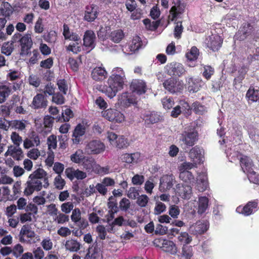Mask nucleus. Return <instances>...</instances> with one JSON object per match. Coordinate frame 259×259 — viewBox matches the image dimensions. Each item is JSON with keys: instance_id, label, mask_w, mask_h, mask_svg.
I'll return each instance as SVG.
<instances>
[{"instance_id": "f257e3e1", "label": "nucleus", "mask_w": 259, "mask_h": 259, "mask_svg": "<svg viewBox=\"0 0 259 259\" xmlns=\"http://www.w3.org/2000/svg\"><path fill=\"white\" fill-rule=\"evenodd\" d=\"M107 83L108 85L106 87L105 93L111 99L116 96L119 91L123 89V78L120 74L112 73L109 77Z\"/></svg>"}, {"instance_id": "f03ea898", "label": "nucleus", "mask_w": 259, "mask_h": 259, "mask_svg": "<svg viewBox=\"0 0 259 259\" xmlns=\"http://www.w3.org/2000/svg\"><path fill=\"white\" fill-rule=\"evenodd\" d=\"M198 136V133L195 128H190L182 132L180 140L186 147L190 148L196 144Z\"/></svg>"}, {"instance_id": "7ed1b4c3", "label": "nucleus", "mask_w": 259, "mask_h": 259, "mask_svg": "<svg viewBox=\"0 0 259 259\" xmlns=\"http://www.w3.org/2000/svg\"><path fill=\"white\" fill-rule=\"evenodd\" d=\"M165 72L169 76L174 77H180L186 72V69L181 63L172 62L168 63L165 66Z\"/></svg>"}, {"instance_id": "20e7f679", "label": "nucleus", "mask_w": 259, "mask_h": 259, "mask_svg": "<svg viewBox=\"0 0 259 259\" xmlns=\"http://www.w3.org/2000/svg\"><path fill=\"white\" fill-rule=\"evenodd\" d=\"M102 116L109 121L121 123L124 120L123 114L114 108H109L101 112Z\"/></svg>"}, {"instance_id": "39448f33", "label": "nucleus", "mask_w": 259, "mask_h": 259, "mask_svg": "<svg viewBox=\"0 0 259 259\" xmlns=\"http://www.w3.org/2000/svg\"><path fill=\"white\" fill-rule=\"evenodd\" d=\"M153 244L155 246L160 247L165 252L171 254L177 253L176 244L172 241L163 238H157L153 241Z\"/></svg>"}, {"instance_id": "423d86ee", "label": "nucleus", "mask_w": 259, "mask_h": 259, "mask_svg": "<svg viewBox=\"0 0 259 259\" xmlns=\"http://www.w3.org/2000/svg\"><path fill=\"white\" fill-rule=\"evenodd\" d=\"M258 200L254 199L248 201L244 206L240 205L236 208V211L244 216H249L255 212L259 208Z\"/></svg>"}, {"instance_id": "0eeeda50", "label": "nucleus", "mask_w": 259, "mask_h": 259, "mask_svg": "<svg viewBox=\"0 0 259 259\" xmlns=\"http://www.w3.org/2000/svg\"><path fill=\"white\" fill-rule=\"evenodd\" d=\"M32 179L28 178V180L25 183V188L24 189V195L28 197L32 195L35 191H40L42 187V182H37Z\"/></svg>"}, {"instance_id": "6e6552de", "label": "nucleus", "mask_w": 259, "mask_h": 259, "mask_svg": "<svg viewBox=\"0 0 259 259\" xmlns=\"http://www.w3.org/2000/svg\"><path fill=\"white\" fill-rule=\"evenodd\" d=\"M35 236V233L31 230V227L29 225H24L20 230L19 240L22 243H31Z\"/></svg>"}, {"instance_id": "1a4fd4ad", "label": "nucleus", "mask_w": 259, "mask_h": 259, "mask_svg": "<svg viewBox=\"0 0 259 259\" xmlns=\"http://www.w3.org/2000/svg\"><path fill=\"white\" fill-rule=\"evenodd\" d=\"M105 145L100 140H92L85 147L86 151L91 154H98L104 151Z\"/></svg>"}, {"instance_id": "9d476101", "label": "nucleus", "mask_w": 259, "mask_h": 259, "mask_svg": "<svg viewBox=\"0 0 259 259\" xmlns=\"http://www.w3.org/2000/svg\"><path fill=\"white\" fill-rule=\"evenodd\" d=\"M164 88L171 93L180 92L183 90V85L177 80L170 77L165 80L163 83Z\"/></svg>"}, {"instance_id": "9b49d317", "label": "nucleus", "mask_w": 259, "mask_h": 259, "mask_svg": "<svg viewBox=\"0 0 259 259\" xmlns=\"http://www.w3.org/2000/svg\"><path fill=\"white\" fill-rule=\"evenodd\" d=\"M28 178L34 181H38L37 182H42L43 181L44 183L43 186L45 188H47L49 186L47 173L42 168H37L31 174Z\"/></svg>"}, {"instance_id": "f8f14e48", "label": "nucleus", "mask_w": 259, "mask_h": 259, "mask_svg": "<svg viewBox=\"0 0 259 259\" xmlns=\"http://www.w3.org/2000/svg\"><path fill=\"white\" fill-rule=\"evenodd\" d=\"M96 38V35L93 31L88 30L84 32L83 38V45L86 48L87 50H89L88 52L92 50L95 47Z\"/></svg>"}, {"instance_id": "ddd939ff", "label": "nucleus", "mask_w": 259, "mask_h": 259, "mask_svg": "<svg viewBox=\"0 0 259 259\" xmlns=\"http://www.w3.org/2000/svg\"><path fill=\"white\" fill-rule=\"evenodd\" d=\"M99 14L98 7L94 5H88L85 7L83 19L92 22L97 18Z\"/></svg>"}, {"instance_id": "4468645a", "label": "nucleus", "mask_w": 259, "mask_h": 259, "mask_svg": "<svg viewBox=\"0 0 259 259\" xmlns=\"http://www.w3.org/2000/svg\"><path fill=\"white\" fill-rule=\"evenodd\" d=\"M20 45L21 46V55H28L33 45L31 35L26 33L22 36Z\"/></svg>"}, {"instance_id": "2eb2a0df", "label": "nucleus", "mask_w": 259, "mask_h": 259, "mask_svg": "<svg viewBox=\"0 0 259 259\" xmlns=\"http://www.w3.org/2000/svg\"><path fill=\"white\" fill-rule=\"evenodd\" d=\"M143 119L147 124H154L162 121V116L159 112L147 111L143 115Z\"/></svg>"}, {"instance_id": "dca6fc26", "label": "nucleus", "mask_w": 259, "mask_h": 259, "mask_svg": "<svg viewBox=\"0 0 259 259\" xmlns=\"http://www.w3.org/2000/svg\"><path fill=\"white\" fill-rule=\"evenodd\" d=\"M176 193L183 199H189L192 194V187L187 184H179L177 185Z\"/></svg>"}, {"instance_id": "f3484780", "label": "nucleus", "mask_w": 259, "mask_h": 259, "mask_svg": "<svg viewBox=\"0 0 259 259\" xmlns=\"http://www.w3.org/2000/svg\"><path fill=\"white\" fill-rule=\"evenodd\" d=\"M108 73L104 67L99 66L94 68L91 72V77L97 81H102L107 78Z\"/></svg>"}, {"instance_id": "a211bd4d", "label": "nucleus", "mask_w": 259, "mask_h": 259, "mask_svg": "<svg viewBox=\"0 0 259 259\" xmlns=\"http://www.w3.org/2000/svg\"><path fill=\"white\" fill-rule=\"evenodd\" d=\"M65 174L67 178L70 180H73L74 178L77 180H82L87 177V174L79 169L75 170L73 167H68L65 169Z\"/></svg>"}, {"instance_id": "6ab92c4d", "label": "nucleus", "mask_w": 259, "mask_h": 259, "mask_svg": "<svg viewBox=\"0 0 259 259\" xmlns=\"http://www.w3.org/2000/svg\"><path fill=\"white\" fill-rule=\"evenodd\" d=\"M131 88L133 92H136L139 95L144 94L147 91L146 83L144 81L139 79L133 80L131 84Z\"/></svg>"}, {"instance_id": "aec40b11", "label": "nucleus", "mask_w": 259, "mask_h": 259, "mask_svg": "<svg viewBox=\"0 0 259 259\" xmlns=\"http://www.w3.org/2000/svg\"><path fill=\"white\" fill-rule=\"evenodd\" d=\"M223 41V39L219 35L210 36L207 46L213 52L218 51L222 47Z\"/></svg>"}, {"instance_id": "412c9836", "label": "nucleus", "mask_w": 259, "mask_h": 259, "mask_svg": "<svg viewBox=\"0 0 259 259\" xmlns=\"http://www.w3.org/2000/svg\"><path fill=\"white\" fill-rule=\"evenodd\" d=\"M184 11L185 7L179 1L177 6H174L170 9L168 20L170 21L176 20L180 15L184 13Z\"/></svg>"}, {"instance_id": "4be33fe9", "label": "nucleus", "mask_w": 259, "mask_h": 259, "mask_svg": "<svg viewBox=\"0 0 259 259\" xmlns=\"http://www.w3.org/2000/svg\"><path fill=\"white\" fill-rule=\"evenodd\" d=\"M119 103L124 107H129L137 103L136 99L127 92L122 93L118 99Z\"/></svg>"}, {"instance_id": "5701e85b", "label": "nucleus", "mask_w": 259, "mask_h": 259, "mask_svg": "<svg viewBox=\"0 0 259 259\" xmlns=\"http://www.w3.org/2000/svg\"><path fill=\"white\" fill-rule=\"evenodd\" d=\"M239 161L241 169L244 173L252 171L254 164L252 159L249 157L243 155L239 159Z\"/></svg>"}, {"instance_id": "b1692460", "label": "nucleus", "mask_w": 259, "mask_h": 259, "mask_svg": "<svg viewBox=\"0 0 259 259\" xmlns=\"http://www.w3.org/2000/svg\"><path fill=\"white\" fill-rule=\"evenodd\" d=\"M141 157L139 152H135L133 153H123L120 156V159L122 162L128 164L132 163H137Z\"/></svg>"}, {"instance_id": "393cba45", "label": "nucleus", "mask_w": 259, "mask_h": 259, "mask_svg": "<svg viewBox=\"0 0 259 259\" xmlns=\"http://www.w3.org/2000/svg\"><path fill=\"white\" fill-rule=\"evenodd\" d=\"M47 105V101L41 94H37L33 99L31 107L33 109L45 108Z\"/></svg>"}, {"instance_id": "a878e982", "label": "nucleus", "mask_w": 259, "mask_h": 259, "mask_svg": "<svg viewBox=\"0 0 259 259\" xmlns=\"http://www.w3.org/2000/svg\"><path fill=\"white\" fill-rule=\"evenodd\" d=\"M173 186V180L171 176L165 175L160 179L159 190L161 192H165L170 189Z\"/></svg>"}, {"instance_id": "bb28decb", "label": "nucleus", "mask_w": 259, "mask_h": 259, "mask_svg": "<svg viewBox=\"0 0 259 259\" xmlns=\"http://www.w3.org/2000/svg\"><path fill=\"white\" fill-rule=\"evenodd\" d=\"M202 149L198 146L193 147L190 151L189 155L193 161L195 163H200L202 160Z\"/></svg>"}, {"instance_id": "cd10ccee", "label": "nucleus", "mask_w": 259, "mask_h": 259, "mask_svg": "<svg viewBox=\"0 0 259 259\" xmlns=\"http://www.w3.org/2000/svg\"><path fill=\"white\" fill-rule=\"evenodd\" d=\"M85 127L81 124H78L73 133L72 141L73 143L78 144L79 143L81 137H82L85 133Z\"/></svg>"}, {"instance_id": "c85d7f7f", "label": "nucleus", "mask_w": 259, "mask_h": 259, "mask_svg": "<svg viewBox=\"0 0 259 259\" xmlns=\"http://www.w3.org/2000/svg\"><path fill=\"white\" fill-rule=\"evenodd\" d=\"M246 98L251 102H259V89H255L253 87L250 86L246 92Z\"/></svg>"}, {"instance_id": "c756f323", "label": "nucleus", "mask_w": 259, "mask_h": 259, "mask_svg": "<svg viewBox=\"0 0 259 259\" xmlns=\"http://www.w3.org/2000/svg\"><path fill=\"white\" fill-rule=\"evenodd\" d=\"M82 165L88 172H94L95 165L97 164L95 159L92 157H85L82 160Z\"/></svg>"}, {"instance_id": "7c9ffc66", "label": "nucleus", "mask_w": 259, "mask_h": 259, "mask_svg": "<svg viewBox=\"0 0 259 259\" xmlns=\"http://www.w3.org/2000/svg\"><path fill=\"white\" fill-rule=\"evenodd\" d=\"M180 179L186 184L190 185L195 182V179L192 173L189 170L181 171L179 175Z\"/></svg>"}, {"instance_id": "2f4dec72", "label": "nucleus", "mask_w": 259, "mask_h": 259, "mask_svg": "<svg viewBox=\"0 0 259 259\" xmlns=\"http://www.w3.org/2000/svg\"><path fill=\"white\" fill-rule=\"evenodd\" d=\"M11 93V89L6 85H0V104L5 103Z\"/></svg>"}, {"instance_id": "473e14b6", "label": "nucleus", "mask_w": 259, "mask_h": 259, "mask_svg": "<svg viewBox=\"0 0 259 259\" xmlns=\"http://www.w3.org/2000/svg\"><path fill=\"white\" fill-rule=\"evenodd\" d=\"M101 256L102 254L99 248L96 247H90L84 259H100Z\"/></svg>"}, {"instance_id": "72a5a7b5", "label": "nucleus", "mask_w": 259, "mask_h": 259, "mask_svg": "<svg viewBox=\"0 0 259 259\" xmlns=\"http://www.w3.org/2000/svg\"><path fill=\"white\" fill-rule=\"evenodd\" d=\"M186 81L189 92L196 93L199 90V82L196 79L191 76H189L186 78Z\"/></svg>"}, {"instance_id": "f704fd0d", "label": "nucleus", "mask_w": 259, "mask_h": 259, "mask_svg": "<svg viewBox=\"0 0 259 259\" xmlns=\"http://www.w3.org/2000/svg\"><path fill=\"white\" fill-rule=\"evenodd\" d=\"M124 34L121 29H117L112 31L109 35V38L115 43L119 42L124 37Z\"/></svg>"}, {"instance_id": "c9c22d12", "label": "nucleus", "mask_w": 259, "mask_h": 259, "mask_svg": "<svg viewBox=\"0 0 259 259\" xmlns=\"http://www.w3.org/2000/svg\"><path fill=\"white\" fill-rule=\"evenodd\" d=\"M65 247L66 250L70 251L77 252L80 249V244L76 240L71 239L66 241Z\"/></svg>"}, {"instance_id": "e433bc0d", "label": "nucleus", "mask_w": 259, "mask_h": 259, "mask_svg": "<svg viewBox=\"0 0 259 259\" xmlns=\"http://www.w3.org/2000/svg\"><path fill=\"white\" fill-rule=\"evenodd\" d=\"M208 199L205 196H202L198 199V213L202 214L205 212L208 205Z\"/></svg>"}, {"instance_id": "4c0bfd02", "label": "nucleus", "mask_w": 259, "mask_h": 259, "mask_svg": "<svg viewBox=\"0 0 259 259\" xmlns=\"http://www.w3.org/2000/svg\"><path fill=\"white\" fill-rule=\"evenodd\" d=\"M143 42L141 38L139 36H136L133 37L132 40L130 44L129 49L132 52H135L139 50L142 46Z\"/></svg>"}, {"instance_id": "58836bf2", "label": "nucleus", "mask_w": 259, "mask_h": 259, "mask_svg": "<svg viewBox=\"0 0 259 259\" xmlns=\"http://www.w3.org/2000/svg\"><path fill=\"white\" fill-rule=\"evenodd\" d=\"M253 26L249 23H245L243 24L241 28V31L242 34L240 36L241 39H244L247 36L250 35L253 32Z\"/></svg>"}, {"instance_id": "ea45409f", "label": "nucleus", "mask_w": 259, "mask_h": 259, "mask_svg": "<svg viewBox=\"0 0 259 259\" xmlns=\"http://www.w3.org/2000/svg\"><path fill=\"white\" fill-rule=\"evenodd\" d=\"M192 109L195 113L198 115H203L206 112L205 106L197 101L192 104Z\"/></svg>"}, {"instance_id": "a19ab883", "label": "nucleus", "mask_w": 259, "mask_h": 259, "mask_svg": "<svg viewBox=\"0 0 259 259\" xmlns=\"http://www.w3.org/2000/svg\"><path fill=\"white\" fill-rule=\"evenodd\" d=\"M14 49V45L9 41L5 42L1 47V53L6 56L11 55Z\"/></svg>"}, {"instance_id": "79ce46f5", "label": "nucleus", "mask_w": 259, "mask_h": 259, "mask_svg": "<svg viewBox=\"0 0 259 259\" xmlns=\"http://www.w3.org/2000/svg\"><path fill=\"white\" fill-rule=\"evenodd\" d=\"M25 122V120H13L10 122V126L13 128L22 131L26 128Z\"/></svg>"}, {"instance_id": "37998d69", "label": "nucleus", "mask_w": 259, "mask_h": 259, "mask_svg": "<svg viewBox=\"0 0 259 259\" xmlns=\"http://www.w3.org/2000/svg\"><path fill=\"white\" fill-rule=\"evenodd\" d=\"M191 228H194V231L196 234H202L205 232L207 230V226L200 222H197L195 225H193Z\"/></svg>"}, {"instance_id": "c03bdc74", "label": "nucleus", "mask_w": 259, "mask_h": 259, "mask_svg": "<svg viewBox=\"0 0 259 259\" xmlns=\"http://www.w3.org/2000/svg\"><path fill=\"white\" fill-rule=\"evenodd\" d=\"M12 150L11 156L16 160H20L23 157V151L19 147L12 145Z\"/></svg>"}, {"instance_id": "a18cd8bd", "label": "nucleus", "mask_w": 259, "mask_h": 259, "mask_svg": "<svg viewBox=\"0 0 259 259\" xmlns=\"http://www.w3.org/2000/svg\"><path fill=\"white\" fill-rule=\"evenodd\" d=\"M85 156L82 150H78L70 156L71 160L72 162L76 163H80L83 160Z\"/></svg>"}, {"instance_id": "49530a36", "label": "nucleus", "mask_w": 259, "mask_h": 259, "mask_svg": "<svg viewBox=\"0 0 259 259\" xmlns=\"http://www.w3.org/2000/svg\"><path fill=\"white\" fill-rule=\"evenodd\" d=\"M199 53V50L194 46L191 48L189 52L186 53V57L190 61H194L197 59Z\"/></svg>"}, {"instance_id": "de8ad7c7", "label": "nucleus", "mask_w": 259, "mask_h": 259, "mask_svg": "<svg viewBox=\"0 0 259 259\" xmlns=\"http://www.w3.org/2000/svg\"><path fill=\"white\" fill-rule=\"evenodd\" d=\"M114 145L119 149H123L128 147L129 143L127 140L121 136L118 138Z\"/></svg>"}, {"instance_id": "09e8293b", "label": "nucleus", "mask_w": 259, "mask_h": 259, "mask_svg": "<svg viewBox=\"0 0 259 259\" xmlns=\"http://www.w3.org/2000/svg\"><path fill=\"white\" fill-rule=\"evenodd\" d=\"M73 116L72 111L70 108H66L64 112L62 113L61 116L59 117L58 120L60 121H68Z\"/></svg>"}, {"instance_id": "8fccbe9b", "label": "nucleus", "mask_w": 259, "mask_h": 259, "mask_svg": "<svg viewBox=\"0 0 259 259\" xmlns=\"http://www.w3.org/2000/svg\"><path fill=\"white\" fill-rule=\"evenodd\" d=\"M45 41L49 43H54L57 39V34L55 31L50 30L46 35L44 36Z\"/></svg>"}, {"instance_id": "3c124183", "label": "nucleus", "mask_w": 259, "mask_h": 259, "mask_svg": "<svg viewBox=\"0 0 259 259\" xmlns=\"http://www.w3.org/2000/svg\"><path fill=\"white\" fill-rule=\"evenodd\" d=\"M11 139L13 143L14 146L19 147L22 143V138L16 132H13L11 135Z\"/></svg>"}, {"instance_id": "603ef678", "label": "nucleus", "mask_w": 259, "mask_h": 259, "mask_svg": "<svg viewBox=\"0 0 259 259\" xmlns=\"http://www.w3.org/2000/svg\"><path fill=\"white\" fill-rule=\"evenodd\" d=\"M4 7L1 9L2 14L6 17H8L12 14V7L10 4L8 2H5L3 4Z\"/></svg>"}, {"instance_id": "864d4df0", "label": "nucleus", "mask_w": 259, "mask_h": 259, "mask_svg": "<svg viewBox=\"0 0 259 259\" xmlns=\"http://www.w3.org/2000/svg\"><path fill=\"white\" fill-rule=\"evenodd\" d=\"M149 200V199L146 195L142 194L137 198L136 203L139 206L144 207L147 205Z\"/></svg>"}, {"instance_id": "5fc2aeb1", "label": "nucleus", "mask_w": 259, "mask_h": 259, "mask_svg": "<svg viewBox=\"0 0 259 259\" xmlns=\"http://www.w3.org/2000/svg\"><path fill=\"white\" fill-rule=\"evenodd\" d=\"M57 137L54 135L50 136L47 139V144L48 149L50 151H52L51 149H56L57 147Z\"/></svg>"}, {"instance_id": "6e6d98bb", "label": "nucleus", "mask_w": 259, "mask_h": 259, "mask_svg": "<svg viewBox=\"0 0 259 259\" xmlns=\"http://www.w3.org/2000/svg\"><path fill=\"white\" fill-rule=\"evenodd\" d=\"M214 72V68L211 66L205 65L204 66V71L202 73L203 77L207 80L209 79Z\"/></svg>"}, {"instance_id": "4d7b16f0", "label": "nucleus", "mask_w": 259, "mask_h": 259, "mask_svg": "<svg viewBox=\"0 0 259 259\" xmlns=\"http://www.w3.org/2000/svg\"><path fill=\"white\" fill-rule=\"evenodd\" d=\"M109 27H101L97 33L98 37L103 40L108 39L109 38V35L107 31L109 30Z\"/></svg>"}, {"instance_id": "13d9d810", "label": "nucleus", "mask_w": 259, "mask_h": 259, "mask_svg": "<svg viewBox=\"0 0 259 259\" xmlns=\"http://www.w3.org/2000/svg\"><path fill=\"white\" fill-rule=\"evenodd\" d=\"M109 169L110 168L108 166L102 167L99 164H97L95 165L94 172L98 175H103L108 174L109 172Z\"/></svg>"}, {"instance_id": "bf43d9fd", "label": "nucleus", "mask_w": 259, "mask_h": 259, "mask_svg": "<svg viewBox=\"0 0 259 259\" xmlns=\"http://www.w3.org/2000/svg\"><path fill=\"white\" fill-rule=\"evenodd\" d=\"M183 31L182 21H178L174 29V36L175 38L179 39L181 37V34Z\"/></svg>"}, {"instance_id": "052dcab7", "label": "nucleus", "mask_w": 259, "mask_h": 259, "mask_svg": "<svg viewBox=\"0 0 259 259\" xmlns=\"http://www.w3.org/2000/svg\"><path fill=\"white\" fill-rule=\"evenodd\" d=\"M53 242L49 237L44 238L41 242L42 248L46 251L51 250L53 248Z\"/></svg>"}, {"instance_id": "680f3d73", "label": "nucleus", "mask_w": 259, "mask_h": 259, "mask_svg": "<svg viewBox=\"0 0 259 259\" xmlns=\"http://www.w3.org/2000/svg\"><path fill=\"white\" fill-rule=\"evenodd\" d=\"M33 259H42L45 256V252L41 247L34 248L32 251Z\"/></svg>"}, {"instance_id": "e2e57ef3", "label": "nucleus", "mask_w": 259, "mask_h": 259, "mask_svg": "<svg viewBox=\"0 0 259 259\" xmlns=\"http://www.w3.org/2000/svg\"><path fill=\"white\" fill-rule=\"evenodd\" d=\"M55 187L59 190H62L65 185V181L62 178L61 175H58L54 180Z\"/></svg>"}, {"instance_id": "0e129e2a", "label": "nucleus", "mask_w": 259, "mask_h": 259, "mask_svg": "<svg viewBox=\"0 0 259 259\" xmlns=\"http://www.w3.org/2000/svg\"><path fill=\"white\" fill-rule=\"evenodd\" d=\"M81 214L80 209L78 208H75L72 211V214L71 215V219L73 222L77 223V222L80 220L81 218Z\"/></svg>"}, {"instance_id": "69168bd1", "label": "nucleus", "mask_w": 259, "mask_h": 259, "mask_svg": "<svg viewBox=\"0 0 259 259\" xmlns=\"http://www.w3.org/2000/svg\"><path fill=\"white\" fill-rule=\"evenodd\" d=\"M248 179L251 183L255 184H259V175L255 172L253 170L252 171L247 172Z\"/></svg>"}, {"instance_id": "338daca9", "label": "nucleus", "mask_w": 259, "mask_h": 259, "mask_svg": "<svg viewBox=\"0 0 259 259\" xmlns=\"http://www.w3.org/2000/svg\"><path fill=\"white\" fill-rule=\"evenodd\" d=\"M178 239L180 242L184 243L185 245L190 243L192 241L191 237L189 235L188 233L185 232H182L180 234V236L178 237Z\"/></svg>"}, {"instance_id": "774afa93", "label": "nucleus", "mask_w": 259, "mask_h": 259, "mask_svg": "<svg viewBox=\"0 0 259 259\" xmlns=\"http://www.w3.org/2000/svg\"><path fill=\"white\" fill-rule=\"evenodd\" d=\"M131 202L130 200L126 198H123L119 202V208L122 211H126L130 207Z\"/></svg>"}]
</instances>
